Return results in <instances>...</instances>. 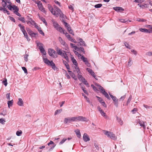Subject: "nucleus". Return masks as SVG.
<instances>
[{"label":"nucleus","instance_id":"1","mask_svg":"<svg viewBox=\"0 0 152 152\" xmlns=\"http://www.w3.org/2000/svg\"><path fill=\"white\" fill-rule=\"evenodd\" d=\"M2 5L4 9L1 10H6L8 8L9 10H19L18 7L15 5H12V3L10 0H4L3 3H2Z\"/></svg>","mask_w":152,"mask_h":152},{"label":"nucleus","instance_id":"2","mask_svg":"<svg viewBox=\"0 0 152 152\" xmlns=\"http://www.w3.org/2000/svg\"><path fill=\"white\" fill-rule=\"evenodd\" d=\"M51 12L57 17L60 16L61 18H64V15L61 10H50Z\"/></svg>","mask_w":152,"mask_h":152},{"label":"nucleus","instance_id":"3","mask_svg":"<svg viewBox=\"0 0 152 152\" xmlns=\"http://www.w3.org/2000/svg\"><path fill=\"white\" fill-rule=\"evenodd\" d=\"M43 61L45 63L48 65H50L52 66V68L54 70L55 69L56 66L55 64L52 61H50L47 58H43Z\"/></svg>","mask_w":152,"mask_h":152},{"label":"nucleus","instance_id":"4","mask_svg":"<svg viewBox=\"0 0 152 152\" xmlns=\"http://www.w3.org/2000/svg\"><path fill=\"white\" fill-rule=\"evenodd\" d=\"M104 134L106 135L108 137L112 139L115 140L117 139V137L115 136V135L112 132L105 131Z\"/></svg>","mask_w":152,"mask_h":152},{"label":"nucleus","instance_id":"5","mask_svg":"<svg viewBox=\"0 0 152 152\" xmlns=\"http://www.w3.org/2000/svg\"><path fill=\"white\" fill-rule=\"evenodd\" d=\"M72 122H75L74 117L65 118L64 120V123L65 124L71 123Z\"/></svg>","mask_w":152,"mask_h":152},{"label":"nucleus","instance_id":"6","mask_svg":"<svg viewBox=\"0 0 152 152\" xmlns=\"http://www.w3.org/2000/svg\"><path fill=\"white\" fill-rule=\"evenodd\" d=\"M63 22L67 30L71 34L74 35V34L72 30L71 29V28L69 25L67 23L65 22V21L63 20Z\"/></svg>","mask_w":152,"mask_h":152},{"label":"nucleus","instance_id":"7","mask_svg":"<svg viewBox=\"0 0 152 152\" xmlns=\"http://www.w3.org/2000/svg\"><path fill=\"white\" fill-rule=\"evenodd\" d=\"M48 53L49 55L54 58L57 57V55L56 51L53 49H49L48 50Z\"/></svg>","mask_w":152,"mask_h":152},{"label":"nucleus","instance_id":"8","mask_svg":"<svg viewBox=\"0 0 152 152\" xmlns=\"http://www.w3.org/2000/svg\"><path fill=\"white\" fill-rule=\"evenodd\" d=\"M75 120V122L78 121H88L86 120V118L82 116H79L77 117H74Z\"/></svg>","mask_w":152,"mask_h":152},{"label":"nucleus","instance_id":"9","mask_svg":"<svg viewBox=\"0 0 152 152\" xmlns=\"http://www.w3.org/2000/svg\"><path fill=\"white\" fill-rule=\"evenodd\" d=\"M101 89V92L108 99L110 100V98L108 95V94L106 92L105 90L102 87H100L99 88Z\"/></svg>","mask_w":152,"mask_h":152},{"label":"nucleus","instance_id":"10","mask_svg":"<svg viewBox=\"0 0 152 152\" xmlns=\"http://www.w3.org/2000/svg\"><path fill=\"white\" fill-rule=\"evenodd\" d=\"M109 95L110 97L112 98V99L114 102V104L116 107H118V100L116 97L112 95L109 93Z\"/></svg>","mask_w":152,"mask_h":152},{"label":"nucleus","instance_id":"11","mask_svg":"<svg viewBox=\"0 0 152 152\" xmlns=\"http://www.w3.org/2000/svg\"><path fill=\"white\" fill-rule=\"evenodd\" d=\"M137 123H139L140 124V126L142 127L144 129H145V123H146L145 122H144L142 121H141L139 119H137L136 120Z\"/></svg>","mask_w":152,"mask_h":152},{"label":"nucleus","instance_id":"12","mask_svg":"<svg viewBox=\"0 0 152 152\" xmlns=\"http://www.w3.org/2000/svg\"><path fill=\"white\" fill-rule=\"evenodd\" d=\"M35 2L37 4L39 10H43L42 4L40 1L38 0H35Z\"/></svg>","mask_w":152,"mask_h":152},{"label":"nucleus","instance_id":"13","mask_svg":"<svg viewBox=\"0 0 152 152\" xmlns=\"http://www.w3.org/2000/svg\"><path fill=\"white\" fill-rule=\"evenodd\" d=\"M139 30L142 32L148 33H152V30L150 29H148L146 28H140Z\"/></svg>","mask_w":152,"mask_h":152},{"label":"nucleus","instance_id":"14","mask_svg":"<svg viewBox=\"0 0 152 152\" xmlns=\"http://www.w3.org/2000/svg\"><path fill=\"white\" fill-rule=\"evenodd\" d=\"M83 139L84 141L86 142L89 141L90 140V138L88 135L86 133L84 134L83 137Z\"/></svg>","mask_w":152,"mask_h":152},{"label":"nucleus","instance_id":"15","mask_svg":"<svg viewBox=\"0 0 152 152\" xmlns=\"http://www.w3.org/2000/svg\"><path fill=\"white\" fill-rule=\"evenodd\" d=\"M86 69L88 71V72L91 75L95 78V79L96 80H98L97 77H96V76L94 75V73L91 69L87 68Z\"/></svg>","mask_w":152,"mask_h":152},{"label":"nucleus","instance_id":"16","mask_svg":"<svg viewBox=\"0 0 152 152\" xmlns=\"http://www.w3.org/2000/svg\"><path fill=\"white\" fill-rule=\"evenodd\" d=\"M48 145L49 146H50V145H52V146L49 149L50 151L52 150L56 146V144H55L54 142L52 141H50V142L48 144Z\"/></svg>","mask_w":152,"mask_h":152},{"label":"nucleus","instance_id":"17","mask_svg":"<svg viewBox=\"0 0 152 152\" xmlns=\"http://www.w3.org/2000/svg\"><path fill=\"white\" fill-rule=\"evenodd\" d=\"M78 40L79 41V43L80 45L81 46H86V45L84 41H83V39L80 38H78Z\"/></svg>","mask_w":152,"mask_h":152},{"label":"nucleus","instance_id":"18","mask_svg":"<svg viewBox=\"0 0 152 152\" xmlns=\"http://www.w3.org/2000/svg\"><path fill=\"white\" fill-rule=\"evenodd\" d=\"M51 21L53 23L54 27L56 29L60 26L54 20L52 19Z\"/></svg>","mask_w":152,"mask_h":152},{"label":"nucleus","instance_id":"19","mask_svg":"<svg viewBox=\"0 0 152 152\" xmlns=\"http://www.w3.org/2000/svg\"><path fill=\"white\" fill-rule=\"evenodd\" d=\"M64 34L65 35L66 37L70 41H72V40L73 38L71 37L70 35L68 34L66 32H64Z\"/></svg>","mask_w":152,"mask_h":152},{"label":"nucleus","instance_id":"20","mask_svg":"<svg viewBox=\"0 0 152 152\" xmlns=\"http://www.w3.org/2000/svg\"><path fill=\"white\" fill-rule=\"evenodd\" d=\"M36 43L37 45V46L38 47L39 49L43 47V44L40 42H39L38 41H36Z\"/></svg>","mask_w":152,"mask_h":152},{"label":"nucleus","instance_id":"21","mask_svg":"<svg viewBox=\"0 0 152 152\" xmlns=\"http://www.w3.org/2000/svg\"><path fill=\"white\" fill-rule=\"evenodd\" d=\"M23 103V101L21 98L18 99V101L17 102L18 104L20 106H22Z\"/></svg>","mask_w":152,"mask_h":152},{"label":"nucleus","instance_id":"22","mask_svg":"<svg viewBox=\"0 0 152 152\" xmlns=\"http://www.w3.org/2000/svg\"><path fill=\"white\" fill-rule=\"evenodd\" d=\"M38 16H39V19L43 22V23H45V26H47V23L46 22L45 18L42 17H41V16H39V15H38Z\"/></svg>","mask_w":152,"mask_h":152},{"label":"nucleus","instance_id":"23","mask_svg":"<svg viewBox=\"0 0 152 152\" xmlns=\"http://www.w3.org/2000/svg\"><path fill=\"white\" fill-rule=\"evenodd\" d=\"M70 46L72 48H73L75 50L77 51L79 50L80 48H78L77 46H75V45L72 43H70Z\"/></svg>","mask_w":152,"mask_h":152},{"label":"nucleus","instance_id":"24","mask_svg":"<svg viewBox=\"0 0 152 152\" xmlns=\"http://www.w3.org/2000/svg\"><path fill=\"white\" fill-rule=\"evenodd\" d=\"M138 5L142 9H145L148 7V4H145L144 5H141V4H139Z\"/></svg>","mask_w":152,"mask_h":152},{"label":"nucleus","instance_id":"25","mask_svg":"<svg viewBox=\"0 0 152 152\" xmlns=\"http://www.w3.org/2000/svg\"><path fill=\"white\" fill-rule=\"evenodd\" d=\"M101 115L103 116L105 118H107V115L106 113L104 112L103 110H100L99 111Z\"/></svg>","mask_w":152,"mask_h":152},{"label":"nucleus","instance_id":"26","mask_svg":"<svg viewBox=\"0 0 152 152\" xmlns=\"http://www.w3.org/2000/svg\"><path fill=\"white\" fill-rule=\"evenodd\" d=\"M64 53L61 56L64 57L66 61H68V58L65 51H63Z\"/></svg>","mask_w":152,"mask_h":152},{"label":"nucleus","instance_id":"27","mask_svg":"<svg viewBox=\"0 0 152 152\" xmlns=\"http://www.w3.org/2000/svg\"><path fill=\"white\" fill-rule=\"evenodd\" d=\"M71 60L72 62H73V64L75 66L78 65V64L77 63V61L73 57H71Z\"/></svg>","mask_w":152,"mask_h":152},{"label":"nucleus","instance_id":"28","mask_svg":"<svg viewBox=\"0 0 152 152\" xmlns=\"http://www.w3.org/2000/svg\"><path fill=\"white\" fill-rule=\"evenodd\" d=\"M58 48H57L56 49V50L58 54L61 56L64 53V52H63L64 51H62L60 50H58Z\"/></svg>","mask_w":152,"mask_h":152},{"label":"nucleus","instance_id":"29","mask_svg":"<svg viewBox=\"0 0 152 152\" xmlns=\"http://www.w3.org/2000/svg\"><path fill=\"white\" fill-rule=\"evenodd\" d=\"M58 31H59L61 33L62 32L64 34V32H66L65 31H64L62 28L60 26L56 29Z\"/></svg>","mask_w":152,"mask_h":152},{"label":"nucleus","instance_id":"30","mask_svg":"<svg viewBox=\"0 0 152 152\" xmlns=\"http://www.w3.org/2000/svg\"><path fill=\"white\" fill-rule=\"evenodd\" d=\"M68 72L69 73V74L70 75H71L72 76V77L75 80H77V78L76 77L75 75V74H74L73 73H72V75H71L72 74V72L71 71H70L69 70H68Z\"/></svg>","mask_w":152,"mask_h":152},{"label":"nucleus","instance_id":"31","mask_svg":"<svg viewBox=\"0 0 152 152\" xmlns=\"http://www.w3.org/2000/svg\"><path fill=\"white\" fill-rule=\"evenodd\" d=\"M39 49L41 53L43 54L44 55H46V53L45 51V50L43 47Z\"/></svg>","mask_w":152,"mask_h":152},{"label":"nucleus","instance_id":"32","mask_svg":"<svg viewBox=\"0 0 152 152\" xmlns=\"http://www.w3.org/2000/svg\"><path fill=\"white\" fill-rule=\"evenodd\" d=\"M64 64L66 66V68L68 70H69L70 69L69 66V64L67 63L65 61H63Z\"/></svg>","mask_w":152,"mask_h":152},{"label":"nucleus","instance_id":"33","mask_svg":"<svg viewBox=\"0 0 152 152\" xmlns=\"http://www.w3.org/2000/svg\"><path fill=\"white\" fill-rule=\"evenodd\" d=\"M75 132L76 134L77 135V137L80 138L81 137V134L79 130L77 129L75 130Z\"/></svg>","mask_w":152,"mask_h":152},{"label":"nucleus","instance_id":"34","mask_svg":"<svg viewBox=\"0 0 152 152\" xmlns=\"http://www.w3.org/2000/svg\"><path fill=\"white\" fill-rule=\"evenodd\" d=\"M18 26L20 28V29L22 32H23L26 31L24 26H22L20 24H19Z\"/></svg>","mask_w":152,"mask_h":152},{"label":"nucleus","instance_id":"35","mask_svg":"<svg viewBox=\"0 0 152 152\" xmlns=\"http://www.w3.org/2000/svg\"><path fill=\"white\" fill-rule=\"evenodd\" d=\"M117 119L118 122L121 125H122L123 124V121L122 120L121 118L117 117Z\"/></svg>","mask_w":152,"mask_h":152},{"label":"nucleus","instance_id":"36","mask_svg":"<svg viewBox=\"0 0 152 152\" xmlns=\"http://www.w3.org/2000/svg\"><path fill=\"white\" fill-rule=\"evenodd\" d=\"M78 78L80 80L83 81V80H85V79L82 76V75L78 74Z\"/></svg>","mask_w":152,"mask_h":152},{"label":"nucleus","instance_id":"37","mask_svg":"<svg viewBox=\"0 0 152 152\" xmlns=\"http://www.w3.org/2000/svg\"><path fill=\"white\" fill-rule=\"evenodd\" d=\"M60 42L61 44L63 46H64L66 47H67V44L63 39Z\"/></svg>","mask_w":152,"mask_h":152},{"label":"nucleus","instance_id":"38","mask_svg":"<svg viewBox=\"0 0 152 152\" xmlns=\"http://www.w3.org/2000/svg\"><path fill=\"white\" fill-rule=\"evenodd\" d=\"M81 59L83 60L84 62L86 64V63H87V61H88L87 58H85L83 56H82L81 58Z\"/></svg>","mask_w":152,"mask_h":152},{"label":"nucleus","instance_id":"39","mask_svg":"<svg viewBox=\"0 0 152 152\" xmlns=\"http://www.w3.org/2000/svg\"><path fill=\"white\" fill-rule=\"evenodd\" d=\"M119 20L120 22L123 23H126L128 22H130V20H124L123 19H119Z\"/></svg>","mask_w":152,"mask_h":152},{"label":"nucleus","instance_id":"40","mask_svg":"<svg viewBox=\"0 0 152 152\" xmlns=\"http://www.w3.org/2000/svg\"><path fill=\"white\" fill-rule=\"evenodd\" d=\"M13 103V100H12L11 101H9L8 102L7 104H8V107L9 108L10 107V106H12Z\"/></svg>","mask_w":152,"mask_h":152},{"label":"nucleus","instance_id":"41","mask_svg":"<svg viewBox=\"0 0 152 152\" xmlns=\"http://www.w3.org/2000/svg\"><path fill=\"white\" fill-rule=\"evenodd\" d=\"M137 20L138 21L142 22H144L146 21V20L145 19H140V18H137Z\"/></svg>","mask_w":152,"mask_h":152},{"label":"nucleus","instance_id":"42","mask_svg":"<svg viewBox=\"0 0 152 152\" xmlns=\"http://www.w3.org/2000/svg\"><path fill=\"white\" fill-rule=\"evenodd\" d=\"M94 145L95 148H96V150L97 151H99V148L98 144L96 142H94Z\"/></svg>","mask_w":152,"mask_h":152},{"label":"nucleus","instance_id":"43","mask_svg":"<svg viewBox=\"0 0 152 152\" xmlns=\"http://www.w3.org/2000/svg\"><path fill=\"white\" fill-rule=\"evenodd\" d=\"M132 96L131 95L129 97V98L127 100V103H126V105H128L130 103V102L132 100Z\"/></svg>","mask_w":152,"mask_h":152},{"label":"nucleus","instance_id":"44","mask_svg":"<svg viewBox=\"0 0 152 152\" xmlns=\"http://www.w3.org/2000/svg\"><path fill=\"white\" fill-rule=\"evenodd\" d=\"M144 0H134V2L139 3H141L144 1Z\"/></svg>","mask_w":152,"mask_h":152},{"label":"nucleus","instance_id":"45","mask_svg":"<svg viewBox=\"0 0 152 152\" xmlns=\"http://www.w3.org/2000/svg\"><path fill=\"white\" fill-rule=\"evenodd\" d=\"M67 140V139L65 138H63V140L59 142V144L60 145L62 144Z\"/></svg>","mask_w":152,"mask_h":152},{"label":"nucleus","instance_id":"46","mask_svg":"<svg viewBox=\"0 0 152 152\" xmlns=\"http://www.w3.org/2000/svg\"><path fill=\"white\" fill-rule=\"evenodd\" d=\"M19 10H15L14 13L19 16H20V14L18 12Z\"/></svg>","mask_w":152,"mask_h":152},{"label":"nucleus","instance_id":"47","mask_svg":"<svg viewBox=\"0 0 152 152\" xmlns=\"http://www.w3.org/2000/svg\"><path fill=\"white\" fill-rule=\"evenodd\" d=\"M22 131L21 130L17 131L16 132V135L18 136H20L22 134Z\"/></svg>","mask_w":152,"mask_h":152},{"label":"nucleus","instance_id":"48","mask_svg":"<svg viewBox=\"0 0 152 152\" xmlns=\"http://www.w3.org/2000/svg\"><path fill=\"white\" fill-rule=\"evenodd\" d=\"M124 44L125 45V46L127 48H129V49H130V45L129 44L127 43L126 42H124Z\"/></svg>","mask_w":152,"mask_h":152},{"label":"nucleus","instance_id":"49","mask_svg":"<svg viewBox=\"0 0 152 152\" xmlns=\"http://www.w3.org/2000/svg\"><path fill=\"white\" fill-rule=\"evenodd\" d=\"M113 10H124L121 7H113Z\"/></svg>","mask_w":152,"mask_h":152},{"label":"nucleus","instance_id":"50","mask_svg":"<svg viewBox=\"0 0 152 152\" xmlns=\"http://www.w3.org/2000/svg\"><path fill=\"white\" fill-rule=\"evenodd\" d=\"M3 84H4L5 86H7V80L6 78L5 79V80H3L2 82Z\"/></svg>","mask_w":152,"mask_h":152},{"label":"nucleus","instance_id":"51","mask_svg":"<svg viewBox=\"0 0 152 152\" xmlns=\"http://www.w3.org/2000/svg\"><path fill=\"white\" fill-rule=\"evenodd\" d=\"M19 20L21 21L23 23H25L26 22L25 21V19L23 17H21V18H18Z\"/></svg>","mask_w":152,"mask_h":152},{"label":"nucleus","instance_id":"52","mask_svg":"<svg viewBox=\"0 0 152 152\" xmlns=\"http://www.w3.org/2000/svg\"><path fill=\"white\" fill-rule=\"evenodd\" d=\"M102 6V4H99L96 5H95L94 6V7L96 8H99L101 7Z\"/></svg>","mask_w":152,"mask_h":152},{"label":"nucleus","instance_id":"53","mask_svg":"<svg viewBox=\"0 0 152 152\" xmlns=\"http://www.w3.org/2000/svg\"><path fill=\"white\" fill-rule=\"evenodd\" d=\"M5 121L4 119L2 118L0 119V123L2 124H4Z\"/></svg>","mask_w":152,"mask_h":152},{"label":"nucleus","instance_id":"54","mask_svg":"<svg viewBox=\"0 0 152 152\" xmlns=\"http://www.w3.org/2000/svg\"><path fill=\"white\" fill-rule=\"evenodd\" d=\"M62 111L61 110H57L55 112V115L58 114L60 113Z\"/></svg>","mask_w":152,"mask_h":152},{"label":"nucleus","instance_id":"55","mask_svg":"<svg viewBox=\"0 0 152 152\" xmlns=\"http://www.w3.org/2000/svg\"><path fill=\"white\" fill-rule=\"evenodd\" d=\"M96 97L98 98V100L101 103L103 101V99L102 98L99 97L98 96H96Z\"/></svg>","mask_w":152,"mask_h":152},{"label":"nucleus","instance_id":"56","mask_svg":"<svg viewBox=\"0 0 152 152\" xmlns=\"http://www.w3.org/2000/svg\"><path fill=\"white\" fill-rule=\"evenodd\" d=\"M73 51L75 55L77 56L78 57H80L81 56V55L79 53L77 52L75 50H74Z\"/></svg>","mask_w":152,"mask_h":152},{"label":"nucleus","instance_id":"57","mask_svg":"<svg viewBox=\"0 0 152 152\" xmlns=\"http://www.w3.org/2000/svg\"><path fill=\"white\" fill-rule=\"evenodd\" d=\"M38 35V33H34L33 32L31 34L30 36L32 37H34L36 35Z\"/></svg>","mask_w":152,"mask_h":152},{"label":"nucleus","instance_id":"58","mask_svg":"<svg viewBox=\"0 0 152 152\" xmlns=\"http://www.w3.org/2000/svg\"><path fill=\"white\" fill-rule=\"evenodd\" d=\"M28 55L26 54L25 55L24 57V60H25V61H26V62L27 61H28Z\"/></svg>","mask_w":152,"mask_h":152},{"label":"nucleus","instance_id":"59","mask_svg":"<svg viewBox=\"0 0 152 152\" xmlns=\"http://www.w3.org/2000/svg\"><path fill=\"white\" fill-rule=\"evenodd\" d=\"M91 86L93 88V89L94 91H98L97 88L94 85L92 84L91 85Z\"/></svg>","mask_w":152,"mask_h":152},{"label":"nucleus","instance_id":"60","mask_svg":"<svg viewBox=\"0 0 152 152\" xmlns=\"http://www.w3.org/2000/svg\"><path fill=\"white\" fill-rule=\"evenodd\" d=\"M83 82V83L84 84H85L87 87L89 86V84L87 82V81L85 80H83V81H82Z\"/></svg>","mask_w":152,"mask_h":152},{"label":"nucleus","instance_id":"61","mask_svg":"<svg viewBox=\"0 0 152 152\" xmlns=\"http://www.w3.org/2000/svg\"><path fill=\"white\" fill-rule=\"evenodd\" d=\"M22 69L23 70V71H24L25 73H27V71L26 67L23 66L22 67Z\"/></svg>","mask_w":152,"mask_h":152},{"label":"nucleus","instance_id":"62","mask_svg":"<svg viewBox=\"0 0 152 152\" xmlns=\"http://www.w3.org/2000/svg\"><path fill=\"white\" fill-rule=\"evenodd\" d=\"M132 64V60L130 58L129 59V61L128 62V65L130 66Z\"/></svg>","mask_w":152,"mask_h":152},{"label":"nucleus","instance_id":"63","mask_svg":"<svg viewBox=\"0 0 152 152\" xmlns=\"http://www.w3.org/2000/svg\"><path fill=\"white\" fill-rule=\"evenodd\" d=\"M10 93H7L6 95V96L7 99L8 100L10 99Z\"/></svg>","mask_w":152,"mask_h":152},{"label":"nucleus","instance_id":"64","mask_svg":"<svg viewBox=\"0 0 152 152\" xmlns=\"http://www.w3.org/2000/svg\"><path fill=\"white\" fill-rule=\"evenodd\" d=\"M146 55L149 56H152V52H148L146 53Z\"/></svg>","mask_w":152,"mask_h":152}]
</instances>
